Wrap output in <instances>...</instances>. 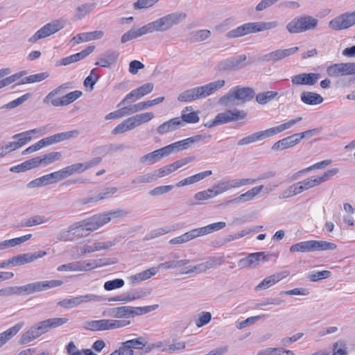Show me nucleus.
Segmentation results:
<instances>
[{
  "mask_svg": "<svg viewBox=\"0 0 355 355\" xmlns=\"http://www.w3.org/2000/svg\"><path fill=\"white\" fill-rule=\"evenodd\" d=\"M257 355H294V353L291 350L269 347L260 350Z\"/></svg>",
  "mask_w": 355,
  "mask_h": 355,
  "instance_id": "47",
  "label": "nucleus"
},
{
  "mask_svg": "<svg viewBox=\"0 0 355 355\" xmlns=\"http://www.w3.org/2000/svg\"><path fill=\"white\" fill-rule=\"evenodd\" d=\"M82 94L79 90L71 92L60 98L52 99L51 104L55 107L65 106L76 101Z\"/></svg>",
  "mask_w": 355,
  "mask_h": 355,
  "instance_id": "24",
  "label": "nucleus"
},
{
  "mask_svg": "<svg viewBox=\"0 0 355 355\" xmlns=\"http://www.w3.org/2000/svg\"><path fill=\"white\" fill-rule=\"evenodd\" d=\"M203 98L200 87L187 89L179 94L178 100L181 102L192 101Z\"/></svg>",
  "mask_w": 355,
  "mask_h": 355,
  "instance_id": "30",
  "label": "nucleus"
},
{
  "mask_svg": "<svg viewBox=\"0 0 355 355\" xmlns=\"http://www.w3.org/2000/svg\"><path fill=\"white\" fill-rule=\"evenodd\" d=\"M158 307V304L146 306L142 307L122 306L109 309L106 311V314L107 316L113 317L115 318H129L150 313L153 311L156 310ZM105 313V312L104 313V314Z\"/></svg>",
  "mask_w": 355,
  "mask_h": 355,
  "instance_id": "3",
  "label": "nucleus"
},
{
  "mask_svg": "<svg viewBox=\"0 0 355 355\" xmlns=\"http://www.w3.org/2000/svg\"><path fill=\"white\" fill-rule=\"evenodd\" d=\"M318 23V20L313 17L304 15L292 19L287 24L286 29L291 34L300 33L315 29Z\"/></svg>",
  "mask_w": 355,
  "mask_h": 355,
  "instance_id": "6",
  "label": "nucleus"
},
{
  "mask_svg": "<svg viewBox=\"0 0 355 355\" xmlns=\"http://www.w3.org/2000/svg\"><path fill=\"white\" fill-rule=\"evenodd\" d=\"M210 135H195L193 137H191L189 138H187L185 139L176 141L175 143H173L171 144H169L166 147V149L168 153V155H171L174 151H179L182 150H186L189 148V146L199 142L200 140L206 139V138H210Z\"/></svg>",
  "mask_w": 355,
  "mask_h": 355,
  "instance_id": "12",
  "label": "nucleus"
},
{
  "mask_svg": "<svg viewBox=\"0 0 355 355\" xmlns=\"http://www.w3.org/2000/svg\"><path fill=\"white\" fill-rule=\"evenodd\" d=\"M301 101L306 105H318L323 101V98L318 94L311 92H303L301 94Z\"/></svg>",
  "mask_w": 355,
  "mask_h": 355,
  "instance_id": "40",
  "label": "nucleus"
},
{
  "mask_svg": "<svg viewBox=\"0 0 355 355\" xmlns=\"http://www.w3.org/2000/svg\"><path fill=\"white\" fill-rule=\"evenodd\" d=\"M198 232L196 229H193L187 232H185L184 234L175 237L169 241V243L172 245H178V244H182L185 243L191 240H193L196 238H198Z\"/></svg>",
  "mask_w": 355,
  "mask_h": 355,
  "instance_id": "39",
  "label": "nucleus"
},
{
  "mask_svg": "<svg viewBox=\"0 0 355 355\" xmlns=\"http://www.w3.org/2000/svg\"><path fill=\"white\" fill-rule=\"evenodd\" d=\"M299 184H301L303 191H307L319 185L316 179V176H311L308 178H306L302 181H300Z\"/></svg>",
  "mask_w": 355,
  "mask_h": 355,
  "instance_id": "60",
  "label": "nucleus"
},
{
  "mask_svg": "<svg viewBox=\"0 0 355 355\" xmlns=\"http://www.w3.org/2000/svg\"><path fill=\"white\" fill-rule=\"evenodd\" d=\"M331 159H326V160H323L322 162H318L312 166H310L306 168H304V169H302L299 171H297V173H294L288 180V182H292V181H295L296 180L298 179V178L301 175H302L303 174L306 173H308L312 170H314V169H320V168H325L326 166H329V164H331Z\"/></svg>",
  "mask_w": 355,
  "mask_h": 355,
  "instance_id": "36",
  "label": "nucleus"
},
{
  "mask_svg": "<svg viewBox=\"0 0 355 355\" xmlns=\"http://www.w3.org/2000/svg\"><path fill=\"white\" fill-rule=\"evenodd\" d=\"M261 260H268L264 252L252 253L247 257L239 260V266L241 268H250L257 266Z\"/></svg>",
  "mask_w": 355,
  "mask_h": 355,
  "instance_id": "21",
  "label": "nucleus"
},
{
  "mask_svg": "<svg viewBox=\"0 0 355 355\" xmlns=\"http://www.w3.org/2000/svg\"><path fill=\"white\" fill-rule=\"evenodd\" d=\"M40 336L41 335L38 331L35 325H33L30 328L28 331H26L21 335L19 340V343L21 345H25L34 340Z\"/></svg>",
  "mask_w": 355,
  "mask_h": 355,
  "instance_id": "43",
  "label": "nucleus"
},
{
  "mask_svg": "<svg viewBox=\"0 0 355 355\" xmlns=\"http://www.w3.org/2000/svg\"><path fill=\"white\" fill-rule=\"evenodd\" d=\"M233 90L239 104L250 101L255 95L254 89L250 87H236Z\"/></svg>",
  "mask_w": 355,
  "mask_h": 355,
  "instance_id": "26",
  "label": "nucleus"
},
{
  "mask_svg": "<svg viewBox=\"0 0 355 355\" xmlns=\"http://www.w3.org/2000/svg\"><path fill=\"white\" fill-rule=\"evenodd\" d=\"M223 263L222 258H209L207 261L200 263L193 268H190L187 271H183L182 274H190V273H200L205 272L206 270L214 268L217 265H220Z\"/></svg>",
  "mask_w": 355,
  "mask_h": 355,
  "instance_id": "17",
  "label": "nucleus"
},
{
  "mask_svg": "<svg viewBox=\"0 0 355 355\" xmlns=\"http://www.w3.org/2000/svg\"><path fill=\"white\" fill-rule=\"evenodd\" d=\"M64 168L68 177L73 174H79L87 171L85 163H76Z\"/></svg>",
  "mask_w": 355,
  "mask_h": 355,
  "instance_id": "56",
  "label": "nucleus"
},
{
  "mask_svg": "<svg viewBox=\"0 0 355 355\" xmlns=\"http://www.w3.org/2000/svg\"><path fill=\"white\" fill-rule=\"evenodd\" d=\"M298 143H300V141L298 136L295 133L275 142L272 146V150H282L291 148L297 145Z\"/></svg>",
  "mask_w": 355,
  "mask_h": 355,
  "instance_id": "25",
  "label": "nucleus"
},
{
  "mask_svg": "<svg viewBox=\"0 0 355 355\" xmlns=\"http://www.w3.org/2000/svg\"><path fill=\"white\" fill-rule=\"evenodd\" d=\"M128 212L123 209L110 211L108 212L94 215L93 216L80 221L70 226L68 233L83 236V232H94L108 223L112 218L125 217Z\"/></svg>",
  "mask_w": 355,
  "mask_h": 355,
  "instance_id": "1",
  "label": "nucleus"
},
{
  "mask_svg": "<svg viewBox=\"0 0 355 355\" xmlns=\"http://www.w3.org/2000/svg\"><path fill=\"white\" fill-rule=\"evenodd\" d=\"M12 139H16V141L8 142L5 145L6 148H8V153L20 148L29 142V137L25 138L24 136H18V134L13 135Z\"/></svg>",
  "mask_w": 355,
  "mask_h": 355,
  "instance_id": "41",
  "label": "nucleus"
},
{
  "mask_svg": "<svg viewBox=\"0 0 355 355\" xmlns=\"http://www.w3.org/2000/svg\"><path fill=\"white\" fill-rule=\"evenodd\" d=\"M104 33L102 31H95L93 32L83 33L74 36L71 41L78 44L83 42H88L93 40L101 39L103 37Z\"/></svg>",
  "mask_w": 355,
  "mask_h": 355,
  "instance_id": "33",
  "label": "nucleus"
},
{
  "mask_svg": "<svg viewBox=\"0 0 355 355\" xmlns=\"http://www.w3.org/2000/svg\"><path fill=\"white\" fill-rule=\"evenodd\" d=\"M81 268L80 272L88 271L92 269H94L97 267H99L103 265H105L106 263L103 261V259L98 260H91V261H78Z\"/></svg>",
  "mask_w": 355,
  "mask_h": 355,
  "instance_id": "45",
  "label": "nucleus"
},
{
  "mask_svg": "<svg viewBox=\"0 0 355 355\" xmlns=\"http://www.w3.org/2000/svg\"><path fill=\"white\" fill-rule=\"evenodd\" d=\"M145 345L142 338L127 340L117 349V355H134V349H142Z\"/></svg>",
  "mask_w": 355,
  "mask_h": 355,
  "instance_id": "15",
  "label": "nucleus"
},
{
  "mask_svg": "<svg viewBox=\"0 0 355 355\" xmlns=\"http://www.w3.org/2000/svg\"><path fill=\"white\" fill-rule=\"evenodd\" d=\"M72 87V85H71V83H64L62 85H61L60 86L58 87L57 88H55V89H53V91H51L44 98V102L46 103L47 101H49L52 99H54L53 97L58 94H63L66 89H70Z\"/></svg>",
  "mask_w": 355,
  "mask_h": 355,
  "instance_id": "55",
  "label": "nucleus"
},
{
  "mask_svg": "<svg viewBox=\"0 0 355 355\" xmlns=\"http://www.w3.org/2000/svg\"><path fill=\"white\" fill-rule=\"evenodd\" d=\"M49 76V75L47 72H42L37 74L31 75L25 77L24 79L21 80L20 83H17V85L39 83L48 78Z\"/></svg>",
  "mask_w": 355,
  "mask_h": 355,
  "instance_id": "51",
  "label": "nucleus"
},
{
  "mask_svg": "<svg viewBox=\"0 0 355 355\" xmlns=\"http://www.w3.org/2000/svg\"><path fill=\"white\" fill-rule=\"evenodd\" d=\"M302 120V117H297L294 119L289 120L278 126L270 128L268 130L257 132L252 134V137L254 142L263 140L266 138L273 136L279 132H283L287 129H289L293 125L300 122Z\"/></svg>",
  "mask_w": 355,
  "mask_h": 355,
  "instance_id": "9",
  "label": "nucleus"
},
{
  "mask_svg": "<svg viewBox=\"0 0 355 355\" xmlns=\"http://www.w3.org/2000/svg\"><path fill=\"white\" fill-rule=\"evenodd\" d=\"M321 75L318 73H300L291 78L293 85H314L320 78Z\"/></svg>",
  "mask_w": 355,
  "mask_h": 355,
  "instance_id": "19",
  "label": "nucleus"
},
{
  "mask_svg": "<svg viewBox=\"0 0 355 355\" xmlns=\"http://www.w3.org/2000/svg\"><path fill=\"white\" fill-rule=\"evenodd\" d=\"M98 72L99 71L98 69H93L91 71L90 74L85 79L84 85L85 87L89 86L91 89H93L94 85L99 78Z\"/></svg>",
  "mask_w": 355,
  "mask_h": 355,
  "instance_id": "58",
  "label": "nucleus"
},
{
  "mask_svg": "<svg viewBox=\"0 0 355 355\" xmlns=\"http://www.w3.org/2000/svg\"><path fill=\"white\" fill-rule=\"evenodd\" d=\"M151 291L150 290H145L141 288H136L130 292L127 293L124 296H117L112 297L109 300L110 302H132L135 300L142 298L150 295Z\"/></svg>",
  "mask_w": 355,
  "mask_h": 355,
  "instance_id": "16",
  "label": "nucleus"
},
{
  "mask_svg": "<svg viewBox=\"0 0 355 355\" xmlns=\"http://www.w3.org/2000/svg\"><path fill=\"white\" fill-rule=\"evenodd\" d=\"M288 275L289 272L285 270L267 277L255 287V290L266 289Z\"/></svg>",
  "mask_w": 355,
  "mask_h": 355,
  "instance_id": "22",
  "label": "nucleus"
},
{
  "mask_svg": "<svg viewBox=\"0 0 355 355\" xmlns=\"http://www.w3.org/2000/svg\"><path fill=\"white\" fill-rule=\"evenodd\" d=\"M211 174H212L211 171H205L195 174L192 176L188 177V178L178 182L176 184V187H181L194 184V183L198 182L205 179V178L211 175Z\"/></svg>",
  "mask_w": 355,
  "mask_h": 355,
  "instance_id": "38",
  "label": "nucleus"
},
{
  "mask_svg": "<svg viewBox=\"0 0 355 355\" xmlns=\"http://www.w3.org/2000/svg\"><path fill=\"white\" fill-rule=\"evenodd\" d=\"M63 284V281L59 279L40 281L29 283L22 286L24 295H28L35 293L44 291L51 288L60 286Z\"/></svg>",
  "mask_w": 355,
  "mask_h": 355,
  "instance_id": "8",
  "label": "nucleus"
},
{
  "mask_svg": "<svg viewBox=\"0 0 355 355\" xmlns=\"http://www.w3.org/2000/svg\"><path fill=\"white\" fill-rule=\"evenodd\" d=\"M263 188V185L255 187L248 190L247 192L240 195L237 198L228 200L227 204L239 202L241 200H243L244 201L252 200L261 191Z\"/></svg>",
  "mask_w": 355,
  "mask_h": 355,
  "instance_id": "31",
  "label": "nucleus"
},
{
  "mask_svg": "<svg viewBox=\"0 0 355 355\" xmlns=\"http://www.w3.org/2000/svg\"><path fill=\"white\" fill-rule=\"evenodd\" d=\"M96 3H85L78 6L75 10V17L76 19H83L87 14L89 13L94 8Z\"/></svg>",
  "mask_w": 355,
  "mask_h": 355,
  "instance_id": "44",
  "label": "nucleus"
},
{
  "mask_svg": "<svg viewBox=\"0 0 355 355\" xmlns=\"http://www.w3.org/2000/svg\"><path fill=\"white\" fill-rule=\"evenodd\" d=\"M24 325V322H20L15 326L0 334V347L6 344L14 336H15Z\"/></svg>",
  "mask_w": 355,
  "mask_h": 355,
  "instance_id": "37",
  "label": "nucleus"
},
{
  "mask_svg": "<svg viewBox=\"0 0 355 355\" xmlns=\"http://www.w3.org/2000/svg\"><path fill=\"white\" fill-rule=\"evenodd\" d=\"M219 103L226 107L239 105V103L237 101V98H236L233 89L226 95L223 96L220 98Z\"/></svg>",
  "mask_w": 355,
  "mask_h": 355,
  "instance_id": "48",
  "label": "nucleus"
},
{
  "mask_svg": "<svg viewBox=\"0 0 355 355\" xmlns=\"http://www.w3.org/2000/svg\"><path fill=\"white\" fill-rule=\"evenodd\" d=\"M226 226L225 222L214 223L207 226L196 228L198 237L222 230Z\"/></svg>",
  "mask_w": 355,
  "mask_h": 355,
  "instance_id": "42",
  "label": "nucleus"
},
{
  "mask_svg": "<svg viewBox=\"0 0 355 355\" xmlns=\"http://www.w3.org/2000/svg\"><path fill=\"white\" fill-rule=\"evenodd\" d=\"M191 35L193 42H200L209 38L211 35V31L207 29H202L193 32Z\"/></svg>",
  "mask_w": 355,
  "mask_h": 355,
  "instance_id": "63",
  "label": "nucleus"
},
{
  "mask_svg": "<svg viewBox=\"0 0 355 355\" xmlns=\"http://www.w3.org/2000/svg\"><path fill=\"white\" fill-rule=\"evenodd\" d=\"M277 21H257L243 24L226 34L227 38H237L250 33H258L276 28L278 26Z\"/></svg>",
  "mask_w": 355,
  "mask_h": 355,
  "instance_id": "2",
  "label": "nucleus"
},
{
  "mask_svg": "<svg viewBox=\"0 0 355 355\" xmlns=\"http://www.w3.org/2000/svg\"><path fill=\"white\" fill-rule=\"evenodd\" d=\"M336 248V245L326 241L311 240L302 241L292 245L290 247L291 252H310L321 250H333Z\"/></svg>",
  "mask_w": 355,
  "mask_h": 355,
  "instance_id": "4",
  "label": "nucleus"
},
{
  "mask_svg": "<svg viewBox=\"0 0 355 355\" xmlns=\"http://www.w3.org/2000/svg\"><path fill=\"white\" fill-rule=\"evenodd\" d=\"M246 116L247 113L244 110L234 109L227 110L223 112L218 113L216 116V119L218 125H221L243 119Z\"/></svg>",
  "mask_w": 355,
  "mask_h": 355,
  "instance_id": "13",
  "label": "nucleus"
},
{
  "mask_svg": "<svg viewBox=\"0 0 355 355\" xmlns=\"http://www.w3.org/2000/svg\"><path fill=\"white\" fill-rule=\"evenodd\" d=\"M62 157L61 153L60 152H51L45 154L42 156H40V160L41 166H46L50 164L59 160Z\"/></svg>",
  "mask_w": 355,
  "mask_h": 355,
  "instance_id": "46",
  "label": "nucleus"
},
{
  "mask_svg": "<svg viewBox=\"0 0 355 355\" xmlns=\"http://www.w3.org/2000/svg\"><path fill=\"white\" fill-rule=\"evenodd\" d=\"M125 284V282L122 279H114L109 280L105 282L104 289L107 291H110L114 289L121 288Z\"/></svg>",
  "mask_w": 355,
  "mask_h": 355,
  "instance_id": "59",
  "label": "nucleus"
},
{
  "mask_svg": "<svg viewBox=\"0 0 355 355\" xmlns=\"http://www.w3.org/2000/svg\"><path fill=\"white\" fill-rule=\"evenodd\" d=\"M14 295H24L22 286H8L0 289V297H9Z\"/></svg>",
  "mask_w": 355,
  "mask_h": 355,
  "instance_id": "49",
  "label": "nucleus"
},
{
  "mask_svg": "<svg viewBox=\"0 0 355 355\" xmlns=\"http://www.w3.org/2000/svg\"><path fill=\"white\" fill-rule=\"evenodd\" d=\"M278 93L274 91H268L266 92L259 93L256 96V100L258 103L261 105H265L269 101L274 99Z\"/></svg>",
  "mask_w": 355,
  "mask_h": 355,
  "instance_id": "52",
  "label": "nucleus"
},
{
  "mask_svg": "<svg viewBox=\"0 0 355 355\" xmlns=\"http://www.w3.org/2000/svg\"><path fill=\"white\" fill-rule=\"evenodd\" d=\"M186 17L187 14L185 12H173L150 22V25L153 33L164 32L170 29L174 25L181 23Z\"/></svg>",
  "mask_w": 355,
  "mask_h": 355,
  "instance_id": "5",
  "label": "nucleus"
},
{
  "mask_svg": "<svg viewBox=\"0 0 355 355\" xmlns=\"http://www.w3.org/2000/svg\"><path fill=\"white\" fill-rule=\"evenodd\" d=\"M130 324L127 320H110L107 319V330L123 328Z\"/></svg>",
  "mask_w": 355,
  "mask_h": 355,
  "instance_id": "57",
  "label": "nucleus"
},
{
  "mask_svg": "<svg viewBox=\"0 0 355 355\" xmlns=\"http://www.w3.org/2000/svg\"><path fill=\"white\" fill-rule=\"evenodd\" d=\"M154 117L155 114L153 112H145L133 116V118L135 121L137 127L141 125L142 123L148 122Z\"/></svg>",
  "mask_w": 355,
  "mask_h": 355,
  "instance_id": "61",
  "label": "nucleus"
},
{
  "mask_svg": "<svg viewBox=\"0 0 355 355\" xmlns=\"http://www.w3.org/2000/svg\"><path fill=\"white\" fill-rule=\"evenodd\" d=\"M355 25V11L342 14L329 22V26L333 30H343Z\"/></svg>",
  "mask_w": 355,
  "mask_h": 355,
  "instance_id": "10",
  "label": "nucleus"
},
{
  "mask_svg": "<svg viewBox=\"0 0 355 355\" xmlns=\"http://www.w3.org/2000/svg\"><path fill=\"white\" fill-rule=\"evenodd\" d=\"M246 59L245 55H240L219 62L217 67L219 71L236 70L241 68V63Z\"/></svg>",
  "mask_w": 355,
  "mask_h": 355,
  "instance_id": "18",
  "label": "nucleus"
},
{
  "mask_svg": "<svg viewBox=\"0 0 355 355\" xmlns=\"http://www.w3.org/2000/svg\"><path fill=\"white\" fill-rule=\"evenodd\" d=\"M327 72L329 76L334 77L345 75L343 63L335 64L328 67Z\"/></svg>",
  "mask_w": 355,
  "mask_h": 355,
  "instance_id": "62",
  "label": "nucleus"
},
{
  "mask_svg": "<svg viewBox=\"0 0 355 355\" xmlns=\"http://www.w3.org/2000/svg\"><path fill=\"white\" fill-rule=\"evenodd\" d=\"M119 55L116 51H107L99 59V61L95 63V65L104 68H109L113 63L116 62Z\"/></svg>",
  "mask_w": 355,
  "mask_h": 355,
  "instance_id": "29",
  "label": "nucleus"
},
{
  "mask_svg": "<svg viewBox=\"0 0 355 355\" xmlns=\"http://www.w3.org/2000/svg\"><path fill=\"white\" fill-rule=\"evenodd\" d=\"M32 237V234H26L20 237L6 240L4 241H2V245L4 248H10V247H14L17 245H20L22 243L26 242V241L29 240Z\"/></svg>",
  "mask_w": 355,
  "mask_h": 355,
  "instance_id": "50",
  "label": "nucleus"
},
{
  "mask_svg": "<svg viewBox=\"0 0 355 355\" xmlns=\"http://www.w3.org/2000/svg\"><path fill=\"white\" fill-rule=\"evenodd\" d=\"M167 156H168V153L166 149V147H163L143 155L140 157V162L141 163L151 165L162 159L163 157Z\"/></svg>",
  "mask_w": 355,
  "mask_h": 355,
  "instance_id": "23",
  "label": "nucleus"
},
{
  "mask_svg": "<svg viewBox=\"0 0 355 355\" xmlns=\"http://www.w3.org/2000/svg\"><path fill=\"white\" fill-rule=\"evenodd\" d=\"M157 180V178L154 171L148 173L137 177L131 181L132 184H143L150 183Z\"/></svg>",
  "mask_w": 355,
  "mask_h": 355,
  "instance_id": "54",
  "label": "nucleus"
},
{
  "mask_svg": "<svg viewBox=\"0 0 355 355\" xmlns=\"http://www.w3.org/2000/svg\"><path fill=\"white\" fill-rule=\"evenodd\" d=\"M182 125V122L180 117L173 118L161 124L157 128V132L159 135H164L169 132L175 130Z\"/></svg>",
  "mask_w": 355,
  "mask_h": 355,
  "instance_id": "27",
  "label": "nucleus"
},
{
  "mask_svg": "<svg viewBox=\"0 0 355 355\" xmlns=\"http://www.w3.org/2000/svg\"><path fill=\"white\" fill-rule=\"evenodd\" d=\"M211 320V314L207 311H202L198 315V318L196 320L195 324L198 327H201L208 324Z\"/></svg>",
  "mask_w": 355,
  "mask_h": 355,
  "instance_id": "64",
  "label": "nucleus"
},
{
  "mask_svg": "<svg viewBox=\"0 0 355 355\" xmlns=\"http://www.w3.org/2000/svg\"><path fill=\"white\" fill-rule=\"evenodd\" d=\"M298 50L299 48L297 46H294L285 49H276L259 57V61L266 62H277L279 60H282L288 56L295 54Z\"/></svg>",
  "mask_w": 355,
  "mask_h": 355,
  "instance_id": "11",
  "label": "nucleus"
},
{
  "mask_svg": "<svg viewBox=\"0 0 355 355\" xmlns=\"http://www.w3.org/2000/svg\"><path fill=\"white\" fill-rule=\"evenodd\" d=\"M116 244L115 241L95 242L92 245H85L81 249L82 254L91 253L101 250L108 249Z\"/></svg>",
  "mask_w": 355,
  "mask_h": 355,
  "instance_id": "35",
  "label": "nucleus"
},
{
  "mask_svg": "<svg viewBox=\"0 0 355 355\" xmlns=\"http://www.w3.org/2000/svg\"><path fill=\"white\" fill-rule=\"evenodd\" d=\"M64 27V21L62 19L51 21L40 28L32 37L28 39L31 43H35L37 40L46 38L58 33Z\"/></svg>",
  "mask_w": 355,
  "mask_h": 355,
  "instance_id": "7",
  "label": "nucleus"
},
{
  "mask_svg": "<svg viewBox=\"0 0 355 355\" xmlns=\"http://www.w3.org/2000/svg\"><path fill=\"white\" fill-rule=\"evenodd\" d=\"M225 85V80H218L214 82H211L203 86H200L201 92L203 98L208 96L214 92L218 91L220 89L223 87Z\"/></svg>",
  "mask_w": 355,
  "mask_h": 355,
  "instance_id": "32",
  "label": "nucleus"
},
{
  "mask_svg": "<svg viewBox=\"0 0 355 355\" xmlns=\"http://www.w3.org/2000/svg\"><path fill=\"white\" fill-rule=\"evenodd\" d=\"M26 74H27L26 71H21L20 72L16 73L8 77L1 79L0 80V89L10 85L14 82H16Z\"/></svg>",
  "mask_w": 355,
  "mask_h": 355,
  "instance_id": "53",
  "label": "nucleus"
},
{
  "mask_svg": "<svg viewBox=\"0 0 355 355\" xmlns=\"http://www.w3.org/2000/svg\"><path fill=\"white\" fill-rule=\"evenodd\" d=\"M46 254L45 251L39 250L34 253H24L10 258V263L12 266L24 265L31 263L37 259L42 258Z\"/></svg>",
  "mask_w": 355,
  "mask_h": 355,
  "instance_id": "14",
  "label": "nucleus"
},
{
  "mask_svg": "<svg viewBox=\"0 0 355 355\" xmlns=\"http://www.w3.org/2000/svg\"><path fill=\"white\" fill-rule=\"evenodd\" d=\"M118 191L116 187H106L94 197H88L82 200L83 204H87L92 202H97L107 199L113 196Z\"/></svg>",
  "mask_w": 355,
  "mask_h": 355,
  "instance_id": "28",
  "label": "nucleus"
},
{
  "mask_svg": "<svg viewBox=\"0 0 355 355\" xmlns=\"http://www.w3.org/2000/svg\"><path fill=\"white\" fill-rule=\"evenodd\" d=\"M151 33H153V31L150 23H148L139 28H131L128 32L125 33L121 38V42L123 44L131 40Z\"/></svg>",
  "mask_w": 355,
  "mask_h": 355,
  "instance_id": "20",
  "label": "nucleus"
},
{
  "mask_svg": "<svg viewBox=\"0 0 355 355\" xmlns=\"http://www.w3.org/2000/svg\"><path fill=\"white\" fill-rule=\"evenodd\" d=\"M137 125L135 123V121L132 116H130L124 121H123L121 123L116 125L112 130V134L118 135L122 134L127 131L131 130L137 128Z\"/></svg>",
  "mask_w": 355,
  "mask_h": 355,
  "instance_id": "34",
  "label": "nucleus"
}]
</instances>
